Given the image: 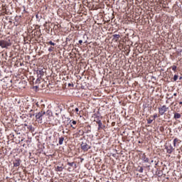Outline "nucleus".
Segmentation results:
<instances>
[{"mask_svg":"<svg viewBox=\"0 0 182 182\" xmlns=\"http://www.w3.org/2000/svg\"><path fill=\"white\" fill-rule=\"evenodd\" d=\"M12 43H11V40H0V46L1 48H6L9 46H11Z\"/></svg>","mask_w":182,"mask_h":182,"instance_id":"1","label":"nucleus"},{"mask_svg":"<svg viewBox=\"0 0 182 182\" xmlns=\"http://www.w3.org/2000/svg\"><path fill=\"white\" fill-rule=\"evenodd\" d=\"M158 110H159V114L161 116H163V114H164V113H166V112L168 110V107H167L166 105H163L161 107H159Z\"/></svg>","mask_w":182,"mask_h":182,"instance_id":"2","label":"nucleus"},{"mask_svg":"<svg viewBox=\"0 0 182 182\" xmlns=\"http://www.w3.org/2000/svg\"><path fill=\"white\" fill-rule=\"evenodd\" d=\"M81 149L84 151V152L88 151L90 149H91V146L87 144V142H82L81 144Z\"/></svg>","mask_w":182,"mask_h":182,"instance_id":"3","label":"nucleus"},{"mask_svg":"<svg viewBox=\"0 0 182 182\" xmlns=\"http://www.w3.org/2000/svg\"><path fill=\"white\" fill-rule=\"evenodd\" d=\"M46 112L45 111L41 110L40 112L37 113L36 115V119L38 120V122H42V117L46 114Z\"/></svg>","mask_w":182,"mask_h":182,"instance_id":"4","label":"nucleus"},{"mask_svg":"<svg viewBox=\"0 0 182 182\" xmlns=\"http://www.w3.org/2000/svg\"><path fill=\"white\" fill-rule=\"evenodd\" d=\"M95 119H97L96 123L98 124V130H101V129H103V127H106V126H103V123H102V120L99 119V116H97Z\"/></svg>","mask_w":182,"mask_h":182,"instance_id":"5","label":"nucleus"},{"mask_svg":"<svg viewBox=\"0 0 182 182\" xmlns=\"http://www.w3.org/2000/svg\"><path fill=\"white\" fill-rule=\"evenodd\" d=\"M21 163H22V161H21V159L19 158L15 159L13 161L14 167H19V166H21Z\"/></svg>","mask_w":182,"mask_h":182,"instance_id":"6","label":"nucleus"},{"mask_svg":"<svg viewBox=\"0 0 182 182\" xmlns=\"http://www.w3.org/2000/svg\"><path fill=\"white\" fill-rule=\"evenodd\" d=\"M165 149H166V153H168V154H171V153H173L174 151V148H173V145H171V144L166 146Z\"/></svg>","mask_w":182,"mask_h":182,"instance_id":"7","label":"nucleus"},{"mask_svg":"<svg viewBox=\"0 0 182 182\" xmlns=\"http://www.w3.org/2000/svg\"><path fill=\"white\" fill-rule=\"evenodd\" d=\"M173 119H175V120H178V119H181V114L174 112H173Z\"/></svg>","mask_w":182,"mask_h":182,"instance_id":"8","label":"nucleus"},{"mask_svg":"<svg viewBox=\"0 0 182 182\" xmlns=\"http://www.w3.org/2000/svg\"><path fill=\"white\" fill-rule=\"evenodd\" d=\"M69 123L70 124V127H72V129H76V124H77V122L72 119Z\"/></svg>","mask_w":182,"mask_h":182,"instance_id":"9","label":"nucleus"},{"mask_svg":"<svg viewBox=\"0 0 182 182\" xmlns=\"http://www.w3.org/2000/svg\"><path fill=\"white\" fill-rule=\"evenodd\" d=\"M181 142V141L180 139H178V138H175L173 139V146L174 147H176L177 146V144H180Z\"/></svg>","mask_w":182,"mask_h":182,"instance_id":"10","label":"nucleus"},{"mask_svg":"<svg viewBox=\"0 0 182 182\" xmlns=\"http://www.w3.org/2000/svg\"><path fill=\"white\" fill-rule=\"evenodd\" d=\"M141 159L143 161H144V163H149V158H146V154H142Z\"/></svg>","mask_w":182,"mask_h":182,"instance_id":"11","label":"nucleus"},{"mask_svg":"<svg viewBox=\"0 0 182 182\" xmlns=\"http://www.w3.org/2000/svg\"><path fill=\"white\" fill-rule=\"evenodd\" d=\"M63 141H65V137L61 136V137L58 138V143H59L60 146H62V144H63Z\"/></svg>","mask_w":182,"mask_h":182,"instance_id":"12","label":"nucleus"},{"mask_svg":"<svg viewBox=\"0 0 182 182\" xmlns=\"http://www.w3.org/2000/svg\"><path fill=\"white\" fill-rule=\"evenodd\" d=\"M112 36H113V39L115 40L117 42L120 38V35L119 34H114Z\"/></svg>","mask_w":182,"mask_h":182,"instance_id":"13","label":"nucleus"},{"mask_svg":"<svg viewBox=\"0 0 182 182\" xmlns=\"http://www.w3.org/2000/svg\"><path fill=\"white\" fill-rule=\"evenodd\" d=\"M160 114H157V113H155L154 115H151V118H153L154 120H155L156 119H157V117H160Z\"/></svg>","mask_w":182,"mask_h":182,"instance_id":"14","label":"nucleus"},{"mask_svg":"<svg viewBox=\"0 0 182 182\" xmlns=\"http://www.w3.org/2000/svg\"><path fill=\"white\" fill-rule=\"evenodd\" d=\"M153 118H151V117L148 119H146V121H147V124H151L152 123H153Z\"/></svg>","mask_w":182,"mask_h":182,"instance_id":"15","label":"nucleus"},{"mask_svg":"<svg viewBox=\"0 0 182 182\" xmlns=\"http://www.w3.org/2000/svg\"><path fill=\"white\" fill-rule=\"evenodd\" d=\"M37 75H40L41 76H43L44 73L43 70H37Z\"/></svg>","mask_w":182,"mask_h":182,"instance_id":"16","label":"nucleus"},{"mask_svg":"<svg viewBox=\"0 0 182 182\" xmlns=\"http://www.w3.org/2000/svg\"><path fill=\"white\" fill-rule=\"evenodd\" d=\"M139 168L137 169V171H139V173H143V171H144V168L142 166H139Z\"/></svg>","mask_w":182,"mask_h":182,"instance_id":"17","label":"nucleus"},{"mask_svg":"<svg viewBox=\"0 0 182 182\" xmlns=\"http://www.w3.org/2000/svg\"><path fill=\"white\" fill-rule=\"evenodd\" d=\"M73 112H75V113L80 116V112H79V108H75V109H73Z\"/></svg>","mask_w":182,"mask_h":182,"instance_id":"18","label":"nucleus"},{"mask_svg":"<svg viewBox=\"0 0 182 182\" xmlns=\"http://www.w3.org/2000/svg\"><path fill=\"white\" fill-rule=\"evenodd\" d=\"M46 45H51V46H55L56 43H53V41H48L46 43Z\"/></svg>","mask_w":182,"mask_h":182,"instance_id":"19","label":"nucleus"},{"mask_svg":"<svg viewBox=\"0 0 182 182\" xmlns=\"http://www.w3.org/2000/svg\"><path fill=\"white\" fill-rule=\"evenodd\" d=\"M56 171H62V170H63V168H62V166H57L55 168Z\"/></svg>","mask_w":182,"mask_h":182,"instance_id":"20","label":"nucleus"},{"mask_svg":"<svg viewBox=\"0 0 182 182\" xmlns=\"http://www.w3.org/2000/svg\"><path fill=\"white\" fill-rule=\"evenodd\" d=\"M172 70H173V72L176 73L177 72V66L176 65H173L171 67Z\"/></svg>","mask_w":182,"mask_h":182,"instance_id":"21","label":"nucleus"},{"mask_svg":"<svg viewBox=\"0 0 182 182\" xmlns=\"http://www.w3.org/2000/svg\"><path fill=\"white\" fill-rule=\"evenodd\" d=\"M53 50H55V47L53 46L49 47L48 52H53Z\"/></svg>","mask_w":182,"mask_h":182,"instance_id":"22","label":"nucleus"},{"mask_svg":"<svg viewBox=\"0 0 182 182\" xmlns=\"http://www.w3.org/2000/svg\"><path fill=\"white\" fill-rule=\"evenodd\" d=\"M178 79V75H175L174 77H173V81L174 82H177Z\"/></svg>","mask_w":182,"mask_h":182,"instance_id":"23","label":"nucleus"},{"mask_svg":"<svg viewBox=\"0 0 182 182\" xmlns=\"http://www.w3.org/2000/svg\"><path fill=\"white\" fill-rule=\"evenodd\" d=\"M68 166H70V167H73V164H75V162H68Z\"/></svg>","mask_w":182,"mask_h":182,"instance_id":"24","label":"nucleus"},{"mask_svg":"<svg viewBox=\"0 0 182 182\" xmlns=\"http://www.w3.org/2000/svg\"><path fill=\"white\" fill-rule=\"evenodd\" d=\"M28 129L31 132H32V130H33V128L32 127V125H31V126H28Z\"/></svg>","mask_w":182,"mask_h":182,"instance_id":"25","label":"nucleus"},{"mask_svg":"<svg viewBox=\"0 0 182 182\" xmlns=\"http://www.w3.org/2000/svg\"><path fill=\"white\" fill-rule=\"evenodd\" d=\"M159 130L160 132H164V127H160Z\"/></svg>","mask_w":182,"mask_h":182,"instance_id":"26","label":"nucleus"},{"mask_svg":"<svg viewBox=\"0 0 182 182\" xmlns=\"http://www.w3.org/2000/svg\"><path fill=\"white\" fill-rule=\"evenodd\" d=\"M73 83H68V87H73Z\"/></svg>","mask_w":182,"mask_h":182,"instance_id":"27","label":"nucleus"},{"mask_svg":"<svg viewBox=\"0 0 182 182\" xmlns=\"http://www.w3.org/2000/svg\"><path fill=\"white\" fill-rule=\"evenodd\" d=\"M78 43H80V45H82V43H83V41L79 40Z\"/></svg>","mask_w":182,"mask_h":182,"instance_id":"28","label":"nucleus"},{"mask_svg":"<svg viewBox=\"0 0 182 182\" xmlns=\"http://www.w3.org/2000/svg\"><path fill=\"white\" fill-rule=\"evenodd\" d=\"M30 114V117H32V116H35V114Z\"/></svg>","mask_w":182,"mask_h":182,"instance_id":"29","label":"nucleus"},{"mask_svg":"<svg viewBox=\"0 0 182 182\" xmlns=\"http://www.w3.org/2000/svg\"><path fill=\"white\" fill-rule=\"evenodd\" d=\"M178 103H179V105H182V101L179 102Z\"/></svg>","mask_w":182,"mask_h":182,"instance_id":"30","label":"nucleus"},{"mask_svg":"<svg viewBox=\"0 0 182 182\" xmlns=\"http://www.w3.org/2000/svg\"><path fill=\"white\" fill-rule=\"evenodd\" d=\"M24 126L26 127H28V124H24Z\"/></svg>","mask_w":182,"mask_h":182,"instance_id":"31","label":"nucleus"},{"mask_svg":"<svg viewBox=\"0 0 182 182\" xmlns=\"http://www.w3.org/2000/svg\"><path fill=\"white\" fill-rule=\"evenodd\" d=\"M173 96H177V93H174V94H173Z\"/></svg>","mask_w":182,"mask_h":182,"instance_id":"32","label":"nucleus"},{"mask_svg":"<svg viewBox=\"0 0 182 182\" xmlns=\"http://www.w3.org/2000/svg\"><path fill=\"white\" fill-rule=\"evenodd\" d=\"M181 79H182V77H180L179 80H181Z\"/></svg>","mask_w":182,"mask_h":182,"instance_id":"33","label":"nucleus"},{"mask_svg":"<svg viewBox=\"0 0 182 182\" xmlns=\"http://www.w3.org/2000/svg\"><path fill=\"white\" fill-rule=\"evenodd\" d=\"M70 168H68V171H70Z\"/></svg>","mask_w":182,"mask_h":182,"instance_id":"34","label":"nucleus"},{"mask_svg":"<svg viewBox=\"0 0 182 182\" xmlns=\"http://www.w3.org/2000/svg\"><path fill=\"white\" fill-rule=\"evenodd\" d=\"M154 161L152 160V161H151V163H153Z\"/></svg>","mask_w":182,"mask_h":182,"instance_id":"35","label":"nucleus"},{"mask_svg":"<svg viewBox=\"0 0 182 182\" xmlns=\"http://www.w3.org/2000/svg\"><path fill=\"white\" fill-rule=\"evenodd\" d=\"M156 166H157V163L156 164Z\"/></svg>","mask_w":182,"mask_h":182,"instance_id":"36","label":"nucleus"}]
</instances>
